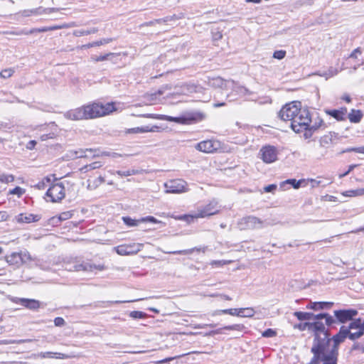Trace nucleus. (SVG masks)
<instances>
[{
	"label": "nucleus",
	"instance_id": "13",
	"mask_svg": "<svg viewBox=\"0 0 364 364\" xmlns=\"http://www.w3.org/2000/svg\"><path fill=\"white\" fill-rule=\"evenodd\" d=\"M262 221L255 216H247L242 218L239 225L242 229L259 228L262 226Z\"/></svg>",
	"mask_w": 364,
	"mask_h": 364
},
{
	"label": "nucleus",
	"instance_id": "59",
	"mask_svg": "<svg viewBox=\"0 0 364 364\" xmlns=\"http://www.w3.org/2000/svg\"><path fill=\"white\" fill-rule=\"evenodd\" d=\"M357 166V165L355 164H353V165H350L348 168V170H346V172L342 173V174H340L339 176V178H343L346 176H347L351 171H353L354 169V168H355Z\"/></svg>",
	"mask_w": 364,
	"mask_h": 364
},
{
	"label": "nucleus",
	"instance_id": "10",
	"mask_svg": "<svg viewBox=\"0 0 364 364\" xmlns=\"http://www.w3.org/2000/svg\"><path fill=\"white\" fill-rule=\"evenodd\" d=\"M259 154L264 163L271 164L277 160L278 150L274 146L267 145L261 148Z\"/></svg>",
	"mask_w": 364,
	"mask_h": 364
},
{
	"label": "nucleus",
	"instance_id": "44",
	"mask_svg": "<svg viewBox=\"0 0 364 364\" xmlns=\"http://www.w3.org/2000/svg\"><path fill=\"white\" fill-rule=\"evenodd\" d=\"M34 339L28 338V339H21V340H8L4 341V344H21L24 343H31L34 341Z\"/></svg>",
	"mask_w": 364,
	"mask_h": 364
},
{
	"label": "nucleus",
	"instance_id": "7",
	"mask_svg": "<svg viewBox=\"0 0 364 364\" xmlns=\"http://www.w3.org/2000/svg\"><path fill=\"white\" fill-rule=\"evenodd\" d=\"M300 109V102L294 101L287 103L280 109L279 117L284 121H290L291 124Z\"/></svg>",
	"mask_w": 364,
	"mask_h": 364
},
{
	"label": "nucleus",
	"instance_id": "26",
	"mask_svg": "<svg viewBox=\"0 0 364 364\" xmlns=\"http://www.w3.org/2000/svg\"><path fill=\"white\" fill-rule=\"evenodd\" d=\"M76 158L95 157L98 154L96 150L92 149H79L75 152Z\"/></svg>",
	"mask_w": 364,
	"mask_h": 364
},
{
	"label": "nucleus",
	"instance_id": "1",
	"mask_svg": "<svg viewBox=\"0 0 364 364\" xmlns=\"http://www.w3.org/2000/svg\"><path fill=\"white\" fill-rule=\"evenodd\" d=\"M324 127L323 119L317 113L311 114L306 109H301L291 124V127L296 133L304 132L305 139L311 137L314 132Z\"/></svg>",
	"mask_w": 364,
	"mask_h": 364
},
{
	"label": "nucleus",
	"instance_id": "32",
	"mask_svg": "<svg viewBox=\"0 0 364 364\" xmlns=\"http://www.w3.org/2000/svg\"><path fill=\"white\" fill-rule=\"evenodd\" d=\"M50 31V28L49 27H42L41 28H33L30 31H20L18 32H12L11 33L15 34V35H29V34H32L35 32L41 33V32H47V31Z\"/></svg>",
	"mask_w": 364,
	"mask_h": 364
},
{
	"label": "nucleus",
	"instance_id": "45",
	"mask_svg": "<svg viewBox=\"0 0 364 364\" xmlns=\"http://www.w3.org/2000/svg\"><path fill=\"white\" fill-rule=\"evenodd\" d=\"M338 70H337L336 68H330L329 70L323 73V74H320L321 76H323V77H325L326 79L331 77H333L336 75H337L338 73Z\"/></svg>",
	"mask_w": 364,
	"mask_h": 364
},
{
	"label": "nucleus",
	"instance_id": "23",
	"mask_svg": "<svg viewBox=\"0 0 364 364\" xmlns=\"http://www.w3.org/2000/svg\"><path fill=\"white\" fill-rule=\"evenodd\" d=\"M159 130V127L156 125L153 126H145L141 127H135L129 129L126 131L128 134H139V133H145V132H156Z\"/></svg>",
	"mask_w": 364,
	"mask_h": 364
},
{
	"label": "nucleus",
	"instance_id": "61",
	"mask_svg": "<svg viewBox=\"0 0 364 364\" xmlns=\"http://www.w3.org/2000/svg\"><path fill=\"white\" fill-rule=\"evenodd\" d=\"M9 218V215L6 211H0V222L6 221Z\"/></svg>",
	"mask_w": 364,
	"mask_h": 364
},
{
	"label": "nucleus",
	"instance_id": "22",
	"mask_svg": "<svg viewBox=\"0 0 364 364\" xmlns=\"http://www.w3.org/2000/svg\"><path fill=\"white\" fill-rule=\"evenodd\" d=\"M311 352L314 354V357L311 359L309 364H318L320 362H323V364H326L328 361V358L321 350H317V347H312Z\"/></svg>",
	"mask_w": 364,
	"mask_h": 364
},
{
	"label": "nucleus",
	"instance_id": "52",
	"mask_svg": "<svg viewBox=\"0 0 364 364\" xmlns=\"http://www.w3.org/2000/svg\"><path fill=\"white\" fill-rule=\"evenodd\" d=\"M105 182V179L102 176H100L97 178L95 181L94 184L92 186L90 185V183L88 184L89 188H95L100 184L103 183Z\"/></svg>",
	"mask_w": 364,
	"mask_h": 364
},
{
	"label": "nucleus",
	"instance_id": "40",
	"mask_svg": "<svg viewBox=\"0 0 364 364\" xmlns=\"http://www.w3.org/2000/svg\"><path fill=\"white\" fill-rule=\"evenodd\" d=\"M245 311V309H223V314H230L231 316H242V313Z\"/></svg>",
	"mask_w": 364,
	"mask_h": 364
},
{
	"label": "nucleus",
	"instance_id": "21",
	"mask_svg": "<svg viewBox=\"0 0 364 364\" xmlns=\"http://www.w3.org/2000/svg\"><path fill=\"white\" fill-rule=\"evenodd\" d=\"M34 358H58V359H68L70 356L67 354L55 352H41L37 354H33Z\"/></svg>",
	"mask_w": 364,
	"mask_h": 364
},
{
	"label": "nucleus",
	"instance_id": "31",
	"mask_svg": "<svg viewBox=\"0 0 364 364\" xmlns=\"http://www.w3.org/2000/svg\"><path fill=\"white\" fill-rule=\"evenodd\" d=\"M363 117V114L360 110L352 109L348 114V119L353 123H358Z\"/></svg>",
	"mask_w": 364,
	"mask_h": 364
},
{
	"label": "nucleus",
	"instance_id": "63",
	"mask_svg": "<svg viewBox=\"0 0 364 364\" xmlns=\"http://www.w3.org/2000/svg\"><path fill=\"white\" fill-rule=\"evenodd\" d=\"M36 145V141L35 140H31V141H28V143L26 144V148L29 150H32L34 149Z\"/></svg>",
	"mask_w": 364,
	"mask_h": 364
},
{
	"label": "nucleus",
	"instance_id": "16",
	"mask_svg": "<svg viewBox=\"0 0 364 364\" xmlns=\"http://www.w3.org/2000/svg\"><path fill=\"white\" fill-rule=\"evenodd\" d=\"M358 311L354 309L338 310L334 311V315L341 323H346L353 321V317L357 316Z\"/></svg>",
	"mask_w": 364,
	"mask_h": 364
},
{
	"label": "nucleus",
	"instance_id": "36",
	"mask_svg": "<svg viewBox=\"0 0 364 364\" xmlns=\"http://www.w3.org/2000/svg\"><path fill=\"white\" fill-rule=\"evenodd\" d=\"M343 196H347V197H356V196H360L364 195V188H358L355 190H349L343 192Z\"/></svg>",
	"mask_w": 364,
	"mask_h": 364
},
{
	"label": "nucleus",
	"instance_id": "6",
	"mask_svg": "<svg viewBox=\"0 0 364 364\" xmlns=\"http://www.w3.org/2000/svg\"><path fill=\"white\" fill-rule=\"evenodd\" d=\"M195 148L201 152L214 153L228 151L227 146L216 139H208L198 143Z\"/></svg>",
	"mask_w": 364,
	"mask_h": 364
},
{
	"label": "nucleus",
	"instance_id": "48",
	"mask_svg": "<svg viewBox=\"0 0 364 364\" xmlns=\"http://www.w3.org/2000/svg\"><path fill=\"white\" fill-rule=\"evenodd\" d=\"M240 309H245L242 313V316H239V317H252L255 314V310L252 308H240Z\"/></svg>",
	"mask_w": 364,
	"mask_h": 364
},
{
	"label": "nucleus",
	"instance_id": "35",
	"mask_svg": "<svg viewBox=\"0 0 364 364\" xmlns=\"http://www.w3.org/2000/svg\"><path fill=\"white\" fill-rule=\"evenodd\" d=\"M102 164L100 161H95L90 164L85 165L80 168V171L82 173H87V171H90L91 170L99 168L102 166Z\"/></svg>",
	"mask_w": 364,
	"mask_h": 364
},
{
	"label": "nucleus",
	"instance_id": "33",
	"mask_svg": "<svg viewBox=\"0 0 364 364\" xmlns=\"http://www.w3.org/2000/svg\"><path fill=\"white\" fill-rule=\"evenodd\" d=\"M294 314L300 321H309L314 318V314L310 312L296 311Z\"/></svg>",
	"mask_w": 364,
	"mask_h": 364
},
{
	"label": "nucleus",
	"instance_id": "47",
	"mask_svg": "<svg viewBox=\"0 0 364 364\" xmlns=\"http://www.w3.org/2000/svg\"><path fill=\"white\" fill-rule=\"evenodd\" d=\"M14 177L12 175H6L0 173V181L5 183H9L14 181Z\"/></svg>",
	"mask_w": 364,
	"mask_h": 364
},
{
	"label": "nucleus",
	"instance_id": "25",
	"mask_svg": "<svg viewBox=\"0 0 364 364\" xmlns=\"http://www.w3.org/2000/svg\"><path fill=\"white\" fill-rule=\"evenodd\" d=\"M40 217L38 215L33 214H19L16 216V220L18 223H30L32 222L38 221Z\"/></svg>",
	"mask_w": 364,
	"mask_h": 364
},
{
	"label": "nucleus",
	"instance_id": "46",
	"mask_svg": "<svg viewBox=\"0 0 364 364\" xmlns=\"http://www.w3.org/2000/svg\"><path fill=\"white\" fill-rule=\"evenodd\" d=\"M14 73V70L12 68L4 69L0 72V77L4 79L9 78L13 75Z\"/></svg>",
	"mask_w": 364,
	"mask_h": 364
},
{
	"label": "nucleus",
	"instance_id": "27",
	"mask_svg": "<svg viewBox=\"0 0 364 364\" xmlns=\"http://www.w3.org/2000/svg\"><path fill=\"white\" fill-rule=\"evenodd\" d=\"M326 112L336 119L337 120H343L347 114V109L342 108L341 109H333V110H326Z\"/></svg>",
	"mask_w": 364,
	"mask_h": 364
},
{
	"label": "nucleus",
	"instance_id": "4",
	"mask_svg": "<svg viewBox=\"0 0 364 364\" xmlns=\"http://www.w3.org/2000/svg\"><path fill=\"white\" fill-rule=\"evenodd\" d=\"M309 331L313 332L315 336L312 347H317L318 350L324 348L323 345L327 343L326 338L328 336L324 324L319 321L310 323Z\"/></svg>",
	"mask_w": 364,
	"mask_h": 364
},
{
	"label": "nucleus",
	"instance_id": "19",
	"mask_svg": "<svg viewBox=\"0 0 364 364\" xmlns=\"http://www.w3.org/2000/svg\"><path fill=\"white\" fill-rule=\"evenodd\" d=\"M204 88L200 85L194 84H186L183 85L180 92H176L174 94H182V95H190L193 93L203 92Z\"/></svg>",
	"mask_w": 364,
	"mask_h": 364
},
{
	"label": "nucleus",
	"instance_id": "60",
	"mask_svg": "<svg viewBox=\"0 0 364 364\" xmlns=\"http://www.w3.org/2000/svg\"><path fill=\"white\" fill-rule=\"evenodd\" d=\"M276 188H277V186H276V185H274V184H271V185H269V186H265V187L264 188V191H265V192H267V193H268V192H272V191H274V190H276Z\"/></svg>",
	"mask_w": 364,
	"mask_h": 364
},
{
	"label": "nucleus",
	"instance_id": "20",
	"mask_svg": "<svg viewBox=\"0 0 364 364\" xmlns=\"http://www.w3.org/2000/svg\"><path fill=\"white\" fill-rule=\"evenodd\" d=\"M169 89L170 87L168 85H164L156 92L146 94L144 95V98L147 100L150 105L156 104L159 102V100H158V96L164 95L166 90Z\"/></svg>",
	"mask_w": 364,
	"mask_h": 364
},
{
	"label": "nucleus",
	"instance_id": "42",
	"mask_svg": "<svg viewBox=\"0 0 364 364\" xmlns=\"http://www.w3.org/2000/svg\"><path fill=\"white\" fill-rule=\"evenodd\" d=\"M194 251H200V249L195 247L189 250L166 252V253L173 255H188L193 253Z\"/></svg>",
	"mask_w": 364,
	"mask_h": 364
},
{
	"label": "nucleus",
	"instance_id": "34",
	"mask_svg": "<svg viewBox=\"0 0 364 364\" xmlns=\"http://www.w3.org/2000/svg\"><path fill=\"white\" fill-rule=\"evenodd\" d=\"M98 31L97 28H92L88 30H75L73 31V34L76 37H80L83 36H87L90 34L96 33Z\"/></svg>",
	"mask_w": 364,
	"mask_h": 364
},
{
	"label": "nucleus",
	"instance_id": "3",
	"mask_svg": "<svg viewBox=\"0 0 364 364\" xmlns=\"http://www.w3.org/2000/svg\"><path fill=\"white\" fill-rule=\"evenodd\" d=\"M220 209L221 205L219 204L218 201L215 199H213L207 205L198 207L196 212L181 215L178 219L191 223L194 219L204 218L216 215L220 212Z\"/></svg>",
	"mask_w": 364,
	"mask_h": 364
},
{
	"label": "nucleus",
	"instance_id": "54",
	"mask_svg": "<svg viewBox=\"0 0 364 364\" xmlns=\"http://www.w3.org/2000/svg\"><path fill=\"white\" fill-rule=\"evenodd\" d=\"M310 323L306 322L304 323H299L294 326V328H298L300 331L308 330L309 331Z\"/></svg>",
	"mask_w": 364,
	"mask_h": 364
},
{
	"label": "nucleus",
	"instance_id": "29",
	"mask_svg": "<svg viewBox=\"0 0 364 364\" xmlns=\"http://www.w3.org/2000/svg\"><path fill=\"white\" fill-rule=\"evenodd\" d=\"M229 89H231L233 92H235L236 95H238L240 96H245L247 95H250L252 93L247 88L242 85H240L235 81L234 86L229 87Z\"/></svg>",
	"mask_w": 364,
	"mask_h": 364
},
{
	"label": "nucleus",
	"instance_id": "11",
	"mask_svg": "<svg viewBox=\"0 0 364 364\" xmlns=\"http://www.w3.org/2000/svg\"><path fill=\"white\" fill-rule=\"evenodd\" d=\"M205 82L210 87L214 88H221L228 90L229 87L234 86V81L230 80H224L220 77H207Z\"/></svg>",
	"mask_w": 364,
	"mask_h": 364
},
{
	"label": "nucleus",
	"instance_id": "28",
	"mask_svg": "<svg viewBox=\"0 0 364 364\" xmlns=\"http://www.w3.org/2000/svg\"><path fill=\"white\" fill-rule=\"evenodd\" d=\"M73 215V211H65L61 213L58 217H53L50 218V223L53 225H58V223L68 220Z\"/></svg>",
	"mask_w": 364,
	"mask_h": 364
},
{
	"label": "nucleus",
	"instance_id": "53",
	"mask_svg": "<svg viewBox=\"0 0 364 364\" xmlns=\"http://www.w3.org/2000/svg\"><path fill=\"white\" fill-rule=\"evenodd\" d=\"M286 55V51L283 50H276L273 54V57L278 60L283 59Z\"/></svg>",
	"mask_w": 364,
	"mask_h": 364
},
{
	"label": "nucleus",
	"instance_id": "14",
	"mask_svg": "<svg viewBox=\"0 0 364 364\" xmlns=\"http://www.w3.org/2000/svg\"><path fill=\"white\" fill-rule=\"evenodd\" d=\"M350 328L351 330H358L356 332H353L350 336V339L352 341L358 339L364 335V320L357 318L352 321L350 323Z\"/></svg>",
	"mask_w": 364,
	"mask_h": 364
},
{
	"label": "nucleus",
	"instance_id": "18",
	"mask_svg": "<svg viewBox=\"0 0 364 364\" xmlns=\"http://www.w3.org/2000/svg\"><path fill=\"white\" fill-rule=\"evenodd\" d=\"M12 301L31 310H36L40 307L39 301L36 299L15 297L12 299Z\"/></svg>",
	"mask_w": 364,
	"mask_h": 364
},
{
	"label": "nucleus",
	"instance_id": "15",
	"mask_svg": "<svg viewBox=\"0 0 364 364\" xmlns=\"http://www.w3.org/2000/svg\"><path fill=\"white\" fill-rule=\"evenodd\" d=\"M122 220L124 223L129 226V227H136L138 226L141 223H161L163 224L161 221L158 220L156 218H155L153 216H146L144 218H141L140 219L135 220L132 219L130 217H123Z\"/></svg>",
	"mask_w": 364,
	"mask_h": 364
},
{
	"label": "nucleus",
	"instance_id": "38",
	"mask_svg": "<svg viewBox=\"0 0 364 364\" xmlns=\"http://www.w3.org/2000/svg\"><path fill=\"white\" fill-rule=\"evenodd\" d=\"M301 183V181H296V179H288L285 181H283L280 184L281 188H284V186L287 184L291 185L294 188H298L300 187Z\"/></svg>",
	"mask_w": 364,
	"mask_h": 364
},
{
	"label": "nucleus",
	"instance_id": "57",
	"mask_svg": "<svg viewBox=\"0 0 364 364\" xmlns=\"http://www.w3.org/2000/svg\"><path fill=\"white\" fill-rule=\"evenodd\" d=\"M352 350H359L362 353H364V346L360 343H355L352 347Z\"/></svg>",
	"mask_w": 364,
	"mask_h": 364
},
{
	"label": "nucleus",
	"instance_id": "30",
	"mask_svg": "<svg viewBox=\"0 0 364 364\" xmlns=\"http://www.w3.org/2000/svg\"><path fill=\"white\" fill-rule=\"evenodd\" d=\"M112 41V38H103L100 41H94L92 43H89L87 44H85L81 46L80 48V49H88L90 48L96 47V46H100L104 44L109 43Z\"/></svg>",
	"mask_w": 364,
	"mask_h": 364
},
{
	"label": "nucleus",
	"instance_id": "8",
	"mask_svg": "<svg viewBox=\"0 0 364 364\" xmlns=\"http://www.w3.org/2000/svg\"><path fill=\"white\" fill-rule=\"evenodd\" d=\"M65 196V188L62 182H57L50 186L47 192L46 197L48 200L52 203H57L62 200Z\"/></svg>",
	"mask_w": 364,
	"mask_h": 364
},
{
	"label": "nucleus",
	"instance_id": "5",
	"mask_svg": "<svg viewBox=\"0 0 364 364\" xmlns=\"http://www.w3.org/2000/svg\"><path fill=\"white\" fill-rule=\"evenodd\" d=\"M65 269L68 271H85V272H96L103 271L107 269L104 264H95L91 262H79L75 261L65 264Z\"/></svg>",
	"mask_w": 364,
	"mask_h": 364
},
{
	"label": "nucleus",
	"instance_id": "37",
	"mask_svg": "<svg viewBox=\"0 0 364 364\" xmlns=\"http://www.w3.org/2000/svg\"><path fill=\"white\" fill-rule=\"evenodd\" d=\"M331 303L328 302H313L308 306L309 309H313V310H320L326 308L328 306H331Z\"/></svg>",
	"mask_w": 364,
	"mask_h": 364
},
{
	"label": "nucleus",
	"instance_id": "9",
	"mask_svg": "<svg viewBox=\"0 0 364 364\" xmlns=\"http://www.w3.org/2000/svg\"><path fill=\"white\" fill-rule=\"evenodd\" d=\"M166 193L180 194L188 191V183L182 179H172L164 183Z\"/></svg>",
	"mask_w": 364,
	"mask_h": 364
},
{
	"label": "nucleus",
	"instance_id": "43",
	"mask_svg": "<svg viewBox=\"0 0 364 364\" xmlns=\"http://www.w3.org/2000/svg\"><path fill=\"white\" fill-rule=\"evenodd\" d=\"M116 173H117V174H118L120 176H129L138 174L140 173V171L139 170H136V169H130V170H127L125 171H117Z\"/></svg>",
	"mask_w": 364,
	"mask_h": 364
},
{
	"label": "nucleus",
	"instance_id": "64",
	"mask_svg": "<svg viewBox=\"0 0 364 364\" xmlns=\"http://www.w3.org/2000/svg\"><path fill=\"white\" fill-rule=\"evenodd\" d=\"M53 137V134H43L41 136V141H46L48 139H52Z\"/></svg>",
	"mask_w": 364,
	"mask_h": 364
},
{
	"label": "nucleus",
	"instance_id": "55",
	"mask_svg": "<svg viewBox=\"0 0 364 364\" xmlns=\"http://www.w3.org/2000/svg\"><path fill=\"white\" fill-rule=\"evenodd\" d=\"M276 331L271 328H268L262 333V336L265 338H271L276 336Z\"/></svg>",
	"mask_w": 364,
	"mask_h": 364
},
{
	"label": "nucleus",
	"instance_id": "39",
	"mask_svg": "<svg viewBox=\"0 0 364 364\" xmlns=\"http://www.w3.org/2000/svg\"><path fill=\"white\" fill-rule=\"evenodd\" d=\"M50 183H51V179L50 177L47 176V177H45L42 179L41 181L38 182L36 185V187L38 188V189H44L46 188L47 186H50Z\"/></svg>",
	"mask_w": 364,
	"mask_h": 364
},
{
	"label": "nucleus",
	"instance_id": "56",
	"mask_svg": "<svg viewBox=\"0 0 364 364\" xmlns=\"http://www.w3.org/2000/svg\"><path fill=\"white\" fill-rule=\"evenodd\" d=\"M54 323L56 326H63L65 323V320L61 317H56L54 319Z\"/></svg>",
	"mask_w": 364,
	"mask_h": 364
},
{
	"label": "nucleus",
	"instance_id": "12",
	"mask_svg": "<svg viewBox=\"0 0 364 364\" xmlns=\"http://www.w3.org/2000/svg\"><path fill=\"white\" fill-rule=\"evenodd\" d=\"M141 243L122 245L114 247L116 252L119 255H131L138 253L142 248Z\"/></svg>",
	"mask_w": 364,
	"mask_h": 364
},
{
	"label": "nucleus",
	"instance_id": "41",
	"mask_svg": "<svg viewBox=\"0 0 364 364\" xmlns=\"http://www.w3.org/2000/svg\"><path fill=\"white\" fill-rule=\"evenodd\" d=\"M115 54L113 53H109L101 55H93L91 57V59L94 62L105 61L109 60L110 56H113Z\"/></svg>",
	"mask_w": 364,
	"mask_h": 364
},
{
	"label": "nucleus",
	"instance_id": "58",
	"mask_svg": "<svg viewBox=\"0 0 364 364\" xmlns=\"http://www.w3.org/2000/svg\"><path fill=\"white\" fill-rule=\"evenodd\" d=\"M331 139L328 136H323L320 140V144L321 146H324L329 144V141H331Z\"/></svg>",
	"mask_w": 364,
	"mask_h": 364
},
{
	"label": "nucleus",
	"instance_id": "62",
	"mask_svg": "<svg viewBox=\"0 0 364 364\" xmlns=\"http://www.w3.org/2000/svg\"><path fill=\"white\" fill-rule=\"evenodd\" d=\"M75 26H76L75 23L72 22V23H63V24H60V29H63V28H68L74 27Z\"/></svg>",
	"mask_w": 364,
	"mask_h": 364
},
{
	"label": "nucleus",
	"instance_id": "51",
	"mask_svg": "<svg viewBox=\"0 0 364 364\" xmlns=\"http://www.w3.org/2000/svg\"><path fill=\"white\" fill-rule=\"evenodd\" d=\"M229 263H230V261H227V260H213V261L210 262V264L212 267H220V266H223V265L228 264Z\"/></svg>",
	"mask_w": 364,
	"mask_h": 364
},
{
	"label": "nucleus",
	"instance_id": "49",
	"mask_svg": "<svg viewBox=\"0 0 364 364\" xmlns=\"http://www.w3.org/2000/svg\"><path fill=\"white\" fill-rule=\"evenodd\" d=\"M129 316L132 318H144L146 314L139 311H133L129 313Z\"/></svg>",
	"mask_w": 364,
	"mask_h": 364
},
{
	"label": "nucleus",
	"instance_id": "2",
	"mask_svg": "<svg viewBox=\"0 0 364 364\" xmlns=\"http://www.w3.org/2000/svg\"><path fill=\"white\" fill-rule=\"evenodd\" d=\"M116 110L115 105L112 102L106 104L94 102L81 107L71 109L65 114L67 119L71 120H82L93 119L109 114Z\"/></svg>",
	"mask_w": 364,
	"mask_h": 364
},
{
	"label": "nucleus",
	"instance_id": "24",
	"mask_svg": "<svg viewBox=\"0 0 364 364\" xmlns=\"http://www.w3.org/2000/svg\"><path fill=\"white\" fill-rule=\"evenodd\" d=\"M245 328L244 325L242 324H233L230 326H225L223 328L212 331L208 333L209 336H214L216 334L223 333V330H228V331H242Z\"/></svg>",
	"mask_w": 364,
	"mask_h": 364
},
{
	"label": "nucleus",
	"instance_id": "17",
	"mask_svg": "<svg viewBox=\"0 0 364 364\" xmlns=\"http://www.w3.org/2000/svg\"><path fill=\"white\" fill-rule=\"evenodd\" d=\"M140 117L146 118H152L161 120H166L168 122H174L178 124H186L188 119L185 117H173L168 115L156 114H146L140 115Z\"/></svg>",
	"mask_w": 364,
	"mask_h": 364
},
{
	"label": "nucleus",
	"instance_id": "50",
	"mask_svg": "<svg viewBox=\"0 0 364 364\" xmlns=\"http://www.w3.org/2000/svg\"><path fill=\"white\" fill-rule=\"evenodd\" d=\"M24 193H25V190L18 186L9 191L10 194L17 195L18 197H21Z\"/></svg>",
	"mask_w": 364,
	"mask_h": 364
}]
</instances>
